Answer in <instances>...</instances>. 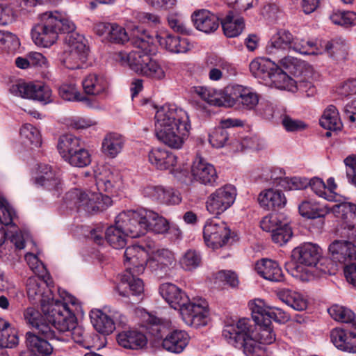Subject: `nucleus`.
<instances>
[{"label":"nucleus","mask_w":356,"mask_h":356,"mask_svg":"<svg viewBox=\"0 0 356 356\" xmlns=\"http://www.w3.org/2000/svg\"><path fill=\"white\" fill-rule=\"evenodd\" d=\"M60 297L63 301L52 300L42 304V313L33 307H28L24 311L26 323L37 331V334L31 332L26 334V346L35 354L51 355L53 346L50 341L60 339L54 329L65 332L74 327V315L67 305H76V299L67 293L65 296L60 295Z\"/></svg>","instance_id":"1"},{"label":"nucleus","mask_w":356,"mask_h":356,"mask_svg":"<svg viewBox=\"0 0 356 356\" xmlns=\"http://www.w3.org/2000/svg\"><path fill=\"white\" fill-rule=\"evenodd\" d=\"M191 129L188 113L174 105H164L155 115L158 140L172 149H180Z\"/></svg>","instance_id":"2"},{"label":"nucleus","mask_w":356,"mask_h":356,"mask_svg":"<svg viewBox=\"0 0 356 356\" xmlns=\"http://www.w3.org/2000/svg\"><path fill=\"white\" fill-rule=\"evenodd\" d=\"M124 256L127 273L121 276L115 289L125 301L136 304L143 299L144 292L143 282L136 276L142 274L148 265V254L140 245H133L126 248Z\"/></svg>","instance_id":"3"},{"label":"nucleus","mask_w":356,"mask_h":356,"mask_svg":"<svg viewBox=\"0 0 356 356\" xmlns=\"http://www.w3.org/2000/svg\"><path fill=\"white\" fill-rule=\"evenodd\" d=\"M144 210L127 211L120 213L115 218V225L107 228L105 233L106 241L115 249H122L127 244L126 236L138 238L146 234Z\"/></svg>","instance_id":"4"},{"label":"nucleus","mask_w":356,"mask_h":356,"mask_svg":"<svg viewBox=\"0 0 356 356\" xmlns=\"http://www.w3.org/2000/svg\"><path fill=\"white\" fill-rule=\"evenodd\" d=\"M250 323V319H240L236 325H226L222 334L230 344L243 350L247 356H263V348L254 339Z\"/></svg>","instance_id":"5"},{"label":"nucleus","mask_w":356,"mask_h":356,"mask_svg":"<svg viewBox=\"0 0 356 356\" xmlns=\"http://www.w3.org/2000/svg\"><path fill=\"white\" fill-rule=\"evenodd\" d=\"M131 44L137 49L129 54L120 53L122 61H126L130 68L138 74H141L145 67L149 63L150 54L153 51V38L140 27L132 30Z\"/></svg>","instance_id":"6"},{"label":"nucleus","mask_w":356,"mask_h":356,"mask_svg":"<svg viewBox=\"0 0 356 356\" xmlns=\"http://www.w3.org/2000/svg\"><path fill=\"white\" fill-rule=\"evenodd\" d=\"M65 202L70 209L84 211L94 214L106 209L111 204V199L102 193L83 191L74 188L65 194Z\"/></svg>","instance_id":"7"},{"label":"nucleus","mask_w":356,"mask_h":356,"mask_svg":"<svg viewBox=\"0 0 356 356\" xmlns=\"http://www.w3.org/2000/svg\"><path fill=\"white\" fill-rule=\"evenodd\" d=\"M65 49L60 58L62 64L69 70L82 68L85 65L88 48L83 35L72 33L65 38Z\"/></svg>","instance_id":"8"},{"label":"nucleus","mask_w":356,"mask_h":356,"mask_svg":"<svg viewBox=\"0 0 356 356\" xmlns=\"http://www.w3.org/2000/svg\"><path fill=\"white\" fill-rule=\"evenodd\" d=\"M39 22L32 28L31 37L37 46L49 47L58 39L56 27L59 22L54 12H45L39 15Z\"/></svg>","instance_id":"9"},{"label":"nucleus","mask_w":356,"mask_h":356,"mask_svg":"<svg viewBox=\"0 0 356 356\" xmlns=\"http://www.w3.org/2000/svg\"><path fill=\"white\" fill-rule=\"evenodd\" d=\"M291 257L296 262L289 264L287 270L292 276L298 277L303 270L299 264L311 267L316 266L322 257V250L317 244L305 243L293 250Z\"/></svg>","instance_id":"10"},{"label":"nucleus","mask_w":356,"mask_h":356,"mask_svg":"<svg viewBox=\"0 0 356 356\" xmlns=\"http://www.w3.org/2000/svg\"><path fill=\"white\" fill-rule=\"evenodd\" d=\"M203 236L207 247L216 250L229 243L232 232L229 226L218 218L208 220L204 227Z\"/></svg>","instance_id":"11"},{"label":"nucleus","mask_w":356,"mask_h":356,"mask_svg":"<svg viewBox=\"0 0 356 356\" xmlns=\"http://www.w3.org/2000/svg\"><path fill=\"white\" fill-rule=\"evenodd\" d=\"M145 225L147 232H152L155 234H168L172 241H179L182 238V232L175 225H170L168 221L159 213L149 209H143Z\"/></svg>","instance_id":"12"},{"label":"nucleus","mask_w":356,"mask_h":356,"mask_svg":"<svg viewBox=\"0 0 356 356\" xmlns=\"http://www.w3.org/2000/svg\"><path fill=\"white\" fill-rule=\"evenodd\" d=\"M236 197V188L231 184L225 185L216 189L207 197V209L213 215H219L234 204Z\"/></svg>","instance_id":"13"},{"label":"nucleus","mask_w":356,"mask_h":356,"mask_svg":"<svg viewBox=\"0 0 356 356\" xmlns=\"http://www.w3.org/2000/svg\"><path fill=\"white\" fill-rule=\"evenodd\" d=\"M250 309L252 312V318L254 323L259 327V339L258 343L264 348L261 344H270L275 340V334L271 327L272 321L267 315L264 318L262 312H264V300L261 299L254 300L249 303ZM264 350V348H263ZM264 356V354L263 355Z\"/></svg>","instance_id":"14"},{"label":"nucleus","mask_w":356,"mask_h":356,"mask_svg":"<svg viewBox=\"0 0 356 356\" xmlns=\"http://www.w3.org/2000/svg\"><path fill=\"white\" fill-rule=\"evenodd\" d=\"M10 91L15 96L38 101L44 105L53 102L51 88L40 83H18L13 85Z\"/></svg>","instance_id":"15"},{"label":"nucleus","mask_w":356,"mask_h":356,"mask_svg":"<svg viewBox=\"0 0 356 356\" xmlns=\"http://www.w3.org/2000/svg\"><path fill=\"white\" fill-rule=\"evenodd\" d=\"M227 90L230 91V98L233 99L232 106L237 104L243 110L251 111L259 103V95L251 88L234 85L228 87Z\"/></svg>","instance_id":"16"},{"label":"nucleus","mask_w":356,"mask_h":356,"mask_svg":"<svg viewBox=\"0 0 356 356\" xmlns=\"http://www.w3.org/2000/svg\"><path fill=\"white\" fill-rule=\"evenodd\" d=\"M328 250L333 262L345 264L356 261V246L351 241L335 240Z\"/></svg>","instance_id":"17"},{"label":"nucleus","mask_w":356,"mask_h":356,"mask_svg":"<svg viewBox=\"0 0 356 356\" xmlns=\"http://www.w3.org/2000/svg\"><path fill=\"white\" fill-rule=\"evenodd\" d=\"M94 30L97 35L108 42L115 44L131 42V36L129 37L125 29L115 23L99 22L95 26Z\"/></svg>","instance_id":"18"},{"label":"nucleus","mask_w":356,"mask_h":356,"mask_svg":"<svg viewBox=\"0 0 356 356\" xmlns=\"http://www.w3.org/2000/svg\"><path fill=\"white\" fill-rule=\"evenodd\" d=\"M35 183L51 192L54 195L58 196L62 191V183L58 175L47 164L39 165Z\"/></svg>","instance_id":"19"},{"label":"nucleus","mask_w":356,"mask_h":356,"mask_svg":"<svg viewBox=\"0 0 356 356\" xmlns=\"http://www.w3.org/2000/svg\"><path fill=\"white\" fill-rule=\"evenodd\" d=\"M293 42V36L289 31L280 30L272 36L268 42L266 51L269 55L280 58L291 49Z\"/></svg>","instance_id":"20"},{"label":"nucleus","mask_w":356,"mask_h":356,"mask_svg":"<svg viewBox=\"0 0 356 356\" xmlns=\"http://www.w3.org/2000/svg\"><path fill=\"white\" fill-rule=\"evenodd\" d=\"M159 293L171 307L180 310L186 307L191 302L187 295L176 285L171 283L162 284L159 287Z\"/></svg>","instance_id":"21"},{"label":"nucleus","mask_w":356,"mask_h":356,"mask_svg":"<svg viewBox=\"0 0 356 356\" xmlns=\"http://www.w3.org/2000/svg\"><path fill=\"white\" fill-rule=\"evenodd\" d=\"M194 92L211 105L230 107L233 102V99L230 98V91L227 90L225 92L211 88L197 86L194 87Z\"/></svg>","instance_id":"22"},{"label":"nucleus","mask_w":356,"mask_h":356,"mask_svg":"<svg viewBox=\"0 0 356 356\" xmlns=\"http://www.w3.org/2000/svg\"><path fill=\"white\" fill-rule=\"evenodd\" d=\"M181 315L184 321L194 327L206 325L208 311L200 303L191 302L186 307L181 309Z\"/></svg>","instance_id":"23"},{"label":"nucleus","mask_w":356,"mask_h":356,"mask_svg":"<svg viewBox=\"0 0 356 356\" xmlns=\"http://www.w3.org/2000/svg\"><path fill=\"white\" fill-rule=\"evenodd\" d=\"M191 18L195 27L205 33H213L219 27L220 17L206 9L195 11Z\"/></svg>","instance_id":"24"},{"label":"nucleus","mask_w":356,"mask_h":356,"mask_svg":"<svg viewBox=\"0 0 356 356\" xmlns=\"http://www.w3.org/2000/svg\"><path fill=\"white\" fill-rule=\"evenodd\" d=\"M191 172L193 177L202 184L213 186L217 183L218 177L214 166L202 159L193 162Z\"/></svg>","instance_id":"25"},{"label":"nucleus","mask_w":356,"mask_h":356,"mask_svg":"<svg viewBox=\"0 0 356 356\" xmlns=\"http://www.w3.org/2000/svg\"><path fill=\"white\" fill-rule=\"evenodd\" d=\"M95 181L99 191L111 193L115 192L121 185L120 175L106 168L99 169L95 175Z\"/></svg>","instance_id":"26"},{"label":"nucleus","mask_w":356,"mask_h":356,"mask_svg":"<svg viewBox=\"0 0 356 356\" xmlns=\"http://www.w3.org/2000/svg\"><path fill=\"white\" fill-rule=\"evenodd\" d=\"M330 339L338 349L356 353V334L341 328H334L330 332Z\"/></svg>","instance_id":"27"},{"label":"nucleus","mask_w":356,"mask_h":356,"mask_svg":"<svg viewBox=\"0 0 356 356\" xmlns=\"http://www.w3.org/2000/svg\"><path fill=\"white\" fill-rule=\"evenodd\" d=\"M156 39L162 47L172 53H186L191 49L187 39L168 33L157 35Z\"/></svg>","instance_id":"28"},{"label":"nucleus","mask_w":356,"mask_h":356,"mask_svg":"<svg viewBox=\"0 0 356 356\" xmlns=\"http://www.w3.org/2000/svg\"><path fill=\"white\" fill-rule=\"evenodd\" d=\"M148 266L152 271L159 274V271L166 273L170 266L175 264L174 253L168 249H159L152 258L148 259Z\"/></svg>","instance_id":"29"},{"label":"nucleus","mask_w":356,"mask_h":356,"mask_svg":"<svg viewBox=\"0 0 356 356\" xmlns=\"http://www.w3.org/2000/svg\"><path fill=\"white\" fill-rule=\"evenodd\" d=\"M189 335L182 330H174L168 333L163 339L162 347L172 353H180L189 342Z\"/></svg>","instance_id":"30"},{"label":"nucleus","mask_w":356,"mask_h":356,"mask_svg":"<svg viewBox=\"0 0 356 356\" xmlns=\"http://www.w3.org/2000/svg\"><path fill=\"white\" fill-rule=\"evenodd\" d=\"M255 270L266 280L272 282H282L284 275L279 264L271 259H262L255 264Z\"/></svg>","instance_id":"31"},{"label":"nucleus","mask_w":356,"mask_h":356,"mask_svg":"<svg viewBox=\"0 0 356 356\" xmlns=\"http://www.w3.org/2000/svg\"><path fill=\"white\" fill-rule=\"evenodd\" d=\"M258 202L261 207L267 210H277L285 206L286 199L281 191L268 189L260 193Z\"/></svg>","instance_id":"32"},{"label":"nucleus","mask_w":356,"mask_h":356,"mask_svg":"<svg viewBox=\"0 0 356 356\" xmlns=\"http://www.w3.org/2000/svg\"><path fill=\"white\" fill-rule=\"evenodd\" d=\"M120 346L124 348L138 350L146 346L147 339L145 334L137 330H125L117 337Z\"/></svg>","instance_id":"33"},{"label":"nucleus","mask_w":356,"mask_h":356,"mask_svg":"<svg viewBox=\"0 0 356 356\" xmlns=\"http://www.w3.org/2000/svg\"><path fill=\"white\" fill-rule=\"evenodd\" d=\"M149 161L157 169L163 170L175 166L177 156L172 152L161 148H155L149 153Z\"/></svg>","instance_id":"34"},{"label":"nucleus","mask_w":356,"mask_h":356,"mask_svg":"<svg viewBox=\"0 0 356 356\" xmlns=\"http://www.w3.org/2000/svg\"><path fill=\"white\" fill-rule=\"evenodd\" d=\"M124 137L115 132L107 134L102 141V151L111 158H115L120 154L124 145Z\"/></svg>","instance_id":"35"},{"label":"nucleus","mask_w":356,"mask_h":356,"mask_svg":"<svg viewBox=\"0 0 356 356\" xmlns=\"http://www.w3.org/2000/svg\"><path fill=\"white\" fill-rule=\"evenodd\" d=\"M82 86L86 94L99 95L106 92L108 84L103 76L90 74L82 81Z\"/></svg>","instance_id":"36"},{"label":"nucleus","mask_w":356,"mask_h":356,"mask_svg":"<svg viewBox=\"0 0 356 356\" xmlns=\"http://www.w3.org/2000/svg\"><path fill=\"white\" fill-rule=\"evenodd\" d=\"M277 297L283 302L297 311H303L307 307V300L298 292L289 289L277 291Z\"/></svg>","instance_id":"37"},{"label":"nucleus","mask_w":356,"mask_h":356,"mask_svg":"<svg viewBox=\"0 0 356 356\" xmlns=\"http://www.w3.org/2000/svg\"><path fill=\"white\" fill-rule=\"evenodd\" d=\"M19 342L17 331L6 320L0 318V352L3 348H13Z\"/></svg>","instance_id":"38"},{"label":"nucleus","mask_w":356,"mask_h":356,"mask_svg":"<svg viewBox=\"0 0 356 356\" xmlns=\"http://www.w3.org/2000/svg\"><path fill=\"white\" fill-rule=\"evenodd\" d=\"M90 316L93 327L98 332L108 335L115 330L113 320L102 311H92Z\"/></svg>","instance_id":"39"},{"label":"nucleus","mask_w":356,"mask_h":356,"mask_svg":"<svg viewBox=\"0 0 356 356\" xmlns=\"http://www.w3.org/2000/svg\"><path fill=\"white\" fill-rule=\"evenodd\" d=\"M280 67H274L268 79L272 84L280 90L296 92V80H293L288 74Z\"/></svg>","instance_id":"40"},{"label":"nucleus","mask_w":356,"mask_h":356,"mask_svg":"<svg viewBox=\"0 0 356 356\" xmlns=\"http://www.w3.org/2000/svg\"><path fill=\"white\" fill-rule=\"evenodd\" d=\"M275 67V63L270 59L257 58L250 63V70L252 74L264 81L268 80Z\"/></svg>","instance_id":"41"},{"label":"nucleus","mask_w":356,"mask_h":356,"mask_svg":"<svg viewBox=\"0 0 356 356\" xmlns=\"http://www.w3.org/2000/svg\"><path fill=\"white\" fill-rule=\"evenodd\" d=\"M322 127L329 131H339L342 128V122L338 110L334 105H330L324 111L320 119Z\"/></svg>","instance_id":"42"},{"label":"nucleus","mask_w":356,"mask_h":356,"mask_svg":"<svg viewBox=\"0 0 356 356\" xmlns=\"http://www.w3.org/2000/svg\"><path fill=\"white\" fill-rule=\"evenodd\" d=\"M221 25L225 35L228 38L238 36L245 27L243 19L242 17L234 18L231 12L225 19H221Z\"/></svg>","instance_id":"43"},{"label":"nucleus","mask_w":356,"mask_h":356,"mask_svg":"<svg viewBox=\"0 0 356 356\" xmlns=\"http://www.w3.org/2000/svg\"><path fill=\"white\" fill-rule=\"evenodd\" d=\"M81 146L80 139L72 134L61 136L58 143V149L65 160Z\"/></svg>","instance_id":"44"},{"label":"nucleus","mask_w":356,"mask_h":356,"mask_svg":"<svg viewBox=\"0 0 356 356\" xmlns=\"http://www.w3.org/2000/svg\"><path fill=\"white\" fill-rule=\"evenodd\" d=\"M298 209L302 216L312 219L324 217L327 213L325 208L313 200L302 201L300 204Z\"/></svg>","instance_id":"45"},{"label":"nucleus","mask_w":356,"mask_h":356,"mask_svg":"<svg viewBox=\"0 0 356 356\" xmlns=\"http://www.w3.org/2000/svg\"><path fill=\"white\" fill-rule=\"evenodd\" d=\"M59 95L67 101L82 102L87 106H92V101L86 96L80 93L74 84H63L59 88Z\"/></svg>","instance_id":"46"},{"label":"nucleus","mask_w":356,"mask_h":356,"mask_svg":"<svg viewBox=\"0 0 356 356\" xmlns=\"http://www.w3.org/2000/svg\"><path fill=\"white\" fill-rule=\"evenodd\" d=\"M328 312L335 321L350 323L356 328V316L350 309L339 305H333L328 309Z\"/></svg>","instance_id":"47"},{"label":"nucleus","mask_w":356,"mask_h":356,"mask_svg":"<svg viewBox=\"0 0 356 356\" xmlns=\"http://www.w3.org/2000/svg\"><path fill=\"white\" fill-rule=\"evenodd\" d=\"M202 263V257L195 250H188L180 258L179 264L184 270L192 271L198 268Z\"/></svg>","instance_id":"48"},{"label":"nucleus","mask_w":356,"mask_h":356,"mask_svg":"<svg viewBox=\"0 0 356 356\" xmlns=\"http://www.w3.org/2000/svg\"><path fill=\"white\" fill-rule=\"evenodd\" d=\"M20 42L16 35L0 31V48L8 54H14L19 48Z\"/></svg>","instance_id":"49"},{"label":"nucleus","mask_w":356,"mask_h":356,"mask_svg":"<svg viewBox=\"0 0 356 356\" xmlns=\"http://www.w3.org/2000/svg\"><path fill=\"white\" fill-rule=\"evenodd\" d=\"M65 161H67L71 165L83 168L90 163L91 159L88 151L82 145L70 156H68Z\"/></svg>","instance_id":"50"},{"label":"nucleus","mask_w":356,"mask_h":356,"mask_svg":"<svg viewBox=\"0 0 356 356\" xmlns=\"http://www.w3.org/2000/svg\"><path fill=\"white\" fill-rule=\"evenodd\" d=\"M20 136L24 143L35 147H39L42 143L40 131L31 124H26L21 128Z\"/></svg>","instance_id":"51"},{"label":"nucleus","mask_w":356,"mask_h":356,"mask_svg":"<svg viewBox=\"0 0 356 356\" xmlns=\"http://www.w3.org/2000/svg\"><path fill=\"white\" fill-rule=\"evenodd\" d=\"M275 67H280L284 71L296 76L301 72L302 63L297 58L290 56H284L278 60L277 65L275 63Z\"/></svg>","instance_id":"52"},{"label":"nucleus","mask_w":356,"mask_h":356,"mask_svg":"<svg viewBox=\"0 0 356 356\" xmlns=\"http://www.w3.org/2000/svg\"><path fill=\"white\" fill-rule=\"evenodd\" d=\"M330 18L334 24L344 27L356 24V13L352 11H337L331 15Z\"/></svg>","instance_id":"53"},{"label":"nucleus","mask_w":356,"mask_h":356,"mask_svg":"<svg viewBox=\"0 0 356 356\" xmlns=\"http://www.w3.org/2000/svg\"><path fill=\"white\" fill-rule=\"evenodd\" d=\"M332 211L338 217L353 219L356 217V204L350 202H342L332 206Z\"/></svg>","instance_id":"54"},{"label":"nucleus","mask_w":356,"mask_h":356,"mask_svg":"<svg viewBox=\"0 0 356 356\" xmlns=\"http://www.w3.org/2000/svg\"><path fill=\"white\" fill-rule=\"evenodd\" d=\"M293 233L288 223L283 222L281 225L278 226L271 234L272 240L282 245L287 243L292 237Z\"/></svg>","instance_id":"55"},{"label":"nucleus","mask_w":356,"mask_h":356,"mask_svg":"<svg viewBox=\"0 0 356 356\" xmlns=\"http://www.w3.org/2000/svg\"><path fill=\"white\" fill-rule=\"evenodd\" d=\"M309 186L318 196L323 197L328 201H337V200H334V194H327L326 191L327 186L323 179L318 177H314L311 179H309Z\"/></svg>","instance_id":"56"},{"label":"nucleus","mask_w":356,"mask_h":356,"mask_svg":"<svg viewBox=\"0 0 356 356\" xmlns=\"http://www.w3.org/2000/svg\"><path fill=\"white\" fill-rule=\"evenodd\" d=\"M264 309L265 312H262V315L264 318L267 316V315L269 316L268 318L270 321L272 319H274L277 322L284 323L289 321L291 318L290 315L286 312L278 307H268L264 302Z\"/></svg>","instance_id":"57"},{"label":"nucleus","mask_w":356,"mask_h":356,"mask_svg":"<svg viewBox=\"0 0 356 356\" xmlns=\"http://www.w3.org/2000/svg\"><path fill=\"white\" fill-rule=\"evenodd\" d=\"M141 75H144L156 80H161L165 78V73L159 63L151 58L149 63H148L146 67H145V70H143Z\"/></svg>","instance_id":"58"},{"label":"nucleus","mask_w":356,"mask_h":356,"mask_svg":"<svg viewBox=\"0 0 356 356\" xmlns=\"http://www.w3.org/2000/svg\"><path fill=\"white\" fill-rule=\"evenodd\" d=\"M309 179L305 177L284 178L280 179L279 184L288 190H302L309 186Z\"/></svg>","instance_id":"59"},{"label":"nucleus","mask_w":356,"mask_h":356,"mask_svg":"<svg viewBox=\"0 0 356 356\" xmlns=\"http://www.w3.org/2000/svg\"><path fill=\"white\" fill-rule=\"evenodd\" d=\"M229 134L227 131L223 128H216L213 132L209 136V143L216 148L222 147L227 142Z\"/></svg>","instance_id":"60"},{"label":"nucleus","mask_w":356,"mask_h":356,"mask_svg":"<svg viewBox=\"0 0 356 356\" xmlns=\"http://www.w3.org/2000/svg\"><path fill=\"white\" fill-rule=\"evenodd\" d=\"M25 259L34 273L44 279L47 274L46 268L38 257L32 253H27L25 255Z\"/></svg>","instance_id":"61"},{"label":"nucleus","mask_w":356,"mask_h":356,"mask_svg":"<svg viewBox=\"0 0 356 356\" xmlns=\"http://www.w3.org/2000/svg\"><path fill=\"white\" fill-rule=\"evenodd\" d=\"M17 17L16 11L9 4H0V25H7L13 22Z\"/></svg>","instance_id":"62"},{"label":"nucleus","mask_w":356,"mask_h":356,"mask_svg":"<svg viewBox=\"0 0 356 356\" xmlns=\"http://www.w3.org/2000/svg\"><path fill=\"white\" fill-rule=\"evenodd\" d=\"M282 222L277 215L270 214L262 218L260 222V227L264 231L273 233Z\"/></svg>","instance_id":"63"},{"label":"nucleus","mask_w":356,"mask_h":356,"mask_svg":"<svg viewBox=\"0 0 356 356\" xmlns=\"http://www.w3.org/2000/svg\"><path fill=\"white\" fill-rule=\"evenodd\" d=\"M337 234L343 238L356 241V224L343 222L337 229Z\"/></svg>","instance_id":"64"}]
</instances>
